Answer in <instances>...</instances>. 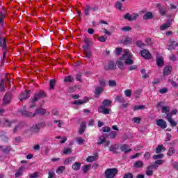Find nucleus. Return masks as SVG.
<instances>
[{"label":"nucleus","mask_w":178,"mask_h":178,"mask_svg":"<svg viewBox=\"0 0 178 178\" xmlns=\"http://www.w3.org/2000/svg\"><path fill=\"white\" fill-rule=\"evenodd\" d=\"M0 47L5 49L3 51V60L2 63H3V60H5V58H6V51H8V47L6 44V39L3 37L0 36Z\"/></svg>","instance_id":"39448f33"},{"label":"nucleus","mask_w":178,"mask_h":178,"mask_svg":"<svg viewBox=\"0 0 178 178\" xmlns=\"http://www.w3.org/2000/svg\"><path fill=\"white\" fill-rule=\"evenodd\" d=\"M162 151H166L165 147L163 145H159V146L156 148V154H161Z\"/></svg>","instance_id":"aec40b11"},{"label":"nucleus","mask_w":178,"mask_h":178,"mask_svg":"<svg viewBox=\"0 0 178 178\" xmlns=\"http://www.w3.org/2000/svg\"><path fill=\"white\" fill-rule=\"evenodd\" d=\"M136 44L139 48H144L145 47V43L141 40L136 41Z\"/></svg>","instance_id":"e433bc0d"},{"label":"nucleus","mask_w":178,"mask_h":178,"mask_svg":"<svg viewBox=\"0 0 178 178\" xmlns=\"http://www.w3.org/2000/svg\"><path fill=\"white\" fill-rule=\"evenodd\" d=\"M25 168L24 166H21L18 171L15 173V177H19V176H22L23 175V170H24Z\"/></svg>","instance_id":"5701e85b"},{"label":"nucleus","mask_w":178,"mask_h":178,"mask_svg":"<svg viewBox=\"0 0 178 178\" xmlns=\"http://www.w3.org/2000/svg\"><path fill=\"white\" fill-rule=\"evenodd\" d=\"M76 143H77V144H79V145H83V144H84V141H86L82 138H76Z\"/></svg>","instance_id":"a19ab883"},{"label":"nucleus","mask_w":178,"mask_h":178,"mask_svg":"<svg viewBox=\"0 0 178 178\" xmlns=\"http://www.w3.org/2000/svg\"><path fill=\"white\" fill-rule=\"evenodd\" d=\"M74 161H76V157H69L64 161V165H70Z\"/></svg>","instance_id":"a211bd4d"},{"label":"nucleus","mask_w":178,"mask_h":178,"mask_svg":"<svg viewBox=\"0 0 178 178\" xmlns=\"http://www.w3.org/2000/svg\"><path fill=\"white\" fill-rule=\"evenodd\" d=\"M99 83L102 87H105V86H106V81H105V79H100L99 81Z\"/></svg>","instance_id":"4d7b16f0"},{"label":"nucleus","mask_w":178,"mask_h":178,"mask_svg":"<svg viewBox=\"0 0 178 178\" xmlns=\"http://www.w3.org/2000/svg\"><path fill=\"white\" fill-rule=\"evenodd\" d=\"M90 10H91V6L90 5L86 6L83 9L85 16H88V15H90Z\"/></svg>","instance_id":"393cba45"},{"label":"nucleus","mask_w":178,"mask_h":178,"mask_svg":"<svg viewBox=\"0 0 178 178\" xmlns=\"http://www.w3.org/2000/svg\"><path fill=\"white\" fill-rule=\"evenodd\" d=\"M143 166H144V162L141 161H137L134 164V168H143Z\"/></svg>","instance_id":"b1692460"},{"label":"nucleus","mask_w":178,"mask_h":178,"mask_svg":"<svg viewBox=\"0 0 178 178\" xmlns=\"http://www.w3.org/2000/svg\"><path fill=\"white\" fill-rule=\"evenodd\" d=\"M87 127V124L86 122H82L80 126L79 134H83L86 131Z\"/></svg>","instance_id":"f3484780"},{"label":"nucleus","mask_w":178,"mask_h":178,"mask_svg":"<svg viewBox=\"0 0 178 178\" xmlns=\"http://www.w3.org/2000/svg\"><path fill=\"white\" fill-rule=\"evenodd\" d=\"M84 42L86 44V46L83 47H87V48H88V47H90V40L88 39V38H84Z\"/></svg>","instance_id":"13d9d810"},{"label":"nucleus","mask_w":178,"mask_h":178,"mask_svg":"<svg viewBox=\"0 0 178 178\" xmlns=\"http://www.w3.org/2000/svg\"><path fill=\"white\" fill-rule=\"evenodd\" d=\"M170 27V22H167L160 26V30H166Z\"/></svg>","instance_id":"cd10ccee"},{"label":"nucleus","mask_w":178,"mask_h":178,"mask_svg":"<svg viewBox=\"0 0 178 178\" xmlns=\"http://www.w3.org/2000/svg\"><path fill=\"white\" fill-rule=\"evenodd\" d=\"M0 91H5V80L3 79L0 81Z\"/></svg>","instance_id":"4c0bfd02"},{"label":"nucleus","mask_w":178,"mask_h":178,"mask_svg":"<svg viewBox=\"0 0 178 178\" xmlns=\"http://www.w3.org/2000/svg\"><path fill=\"white\" fill-rule=\"evenodd\" d=\"M13 122H9L8 120H6L5 122H4V126L6 127H11V126L13 124Z\"/></svg>","instance_id":"6e6d98bb"},{"label":"nucleus","mask_w":178,"mask_h":178,"mask_svg":"<svg viewBox=\"0 0 178 178\" xmlns=\"http://www.w3.org/2000/svg\"><path fill=\"white\" fill-rule=\"evenodd\" d=\"M156 65L158 66H163V58L159 57L156 59Z\"/></svg>","instance_id":"2f4dec72"},{"label":"nucleus","mask_w":178,"mask_h":178,"mask_svg":"<svg viewBox=\"0 0 178 178\" xmlns=\"http://www.w3.org/2000/svg\"><path fill=\"white\" fill-rule=\"evenodd\" d=\"M162 158H163V154L153 156V159H162Z\"/></svg>","instance_id":"5fc2aeb1"},{"label":"nucleus","mask_w":178,"mask_h":178,"mask_svg":"<svg viewBox=\"0 0 178 178\" xmlns=\"http://www.w3.org/2000/svg\"><path fill=\"white\" fill-rule=\"evenodd\" d=\"M29 98H30V90H25L24 92H22L19 96V99L20 101L29 99Z\"/></svg>","instance_id":"0eeeda50"},{"label":"nucleus","mask_w":178,"mask_h":178,"mask_svg":"<svg viewBox=\"0 0 178 178\" xmlns=\"http://www.w3.org/2000/svg\"><path fill=\"white\" fill-rule=\"evenodd\" d=\"M156 125L161 129H166L168 127V124H166V121L163 119L156 120Z\"/></svg>","instance_id":"1a4fd4ad"},{"label":"nucleus","mask_w":178,"mask_h":178,"mask_svg":"<svg viewBox=\"0 0 178 178\" xmlns=\"http://www.w3.org/2000/svg\"><path fill=\"white\" fill-rule=\"evenodd\" d=\"M5 13H6V10L3 8V10L0 12V24L3 22V19H5Z\"/></svg>","instance_id":"412c9836"},{"label":"nucleus","mask_w":178,"mask_h":178,"mask_svg":"<svg viewBox=\"0 0 178 178\" xmlns=\"http://www.w3.org/2000/svg\"><path fill=\"white\" fill-rule=\"evenodd\" d=\"M11 99H12V94L6 93L3 98V105H8V104H10Z\"/></svg>","instance_id":"9d476101"},{"label":"nucleus","mask_w":178,"mask_h":178,"mask_svg":"<svg viewBox=\"0 0 178 178\" xmlns=\"http://www.w3.org/2000/svg\"><path fill=\"white\" fill-rule=\"evenodd\" d=\"M170 111V108L169 106H163L161 108V112L162 113H169V112Z\"/></svg>","instance_id":"c756f323"},{"label":"nucleus","mask_w":178,"mask_h":178,"mask_svg":"<svg viewBox=\"0 0 178 178\" xmlns=\"http://www.w3.org/2000/svg\"><path fill=\"white\" fill-rule=\"evenodd\" d=\"M137 19H138V14L137 13L131 14V22L137 20Z\"/></svg>","instance_id":"ea45409f"},{"label":"nucleus","mask_w":178,"mask_h":178,"mask_svg":"<svg viewBox=\"0 0 178 178\" xmlns=\"http://www.w3.org/2000/svg\"><path fill=\"white\" fill-rule=\"evenodd\" d=\"M165 160H157L154 162V165L156 167V168L158 169V167L159 166V165H163V163H165Z\"/></svg>","instance_id":"72a5a7b5"},{"label":"nucleus","mask_w":178,"mask_h":178,"mask_svg":"<svg viewBox=\"0 0 178 178\" xmlns=\"http://www.w3.org/2000/svg\"><path fill=\"white\" fill-rule=\"evenodd\" d=\"M122 4L120 1L116 2V3H115L116 9H118V10H122Z\"/></svg>","instance_id":"49530a36"},{"label":"nucleus","mask_w":178,"mask_h":178,"mask_svg":"<svg viewBox=\"0 0 178 178\" xmlns=\"http://www.w3.org/2000/svg\"><path fill=\"white\" fill-rule=\"evenodd\" d=\"M103 106H109V105H111V104H112V101L109 100V99H104L103 101Z\"/></svg>","instance_id":"58836bf2"},{"label":"nucleus","mask_w":178,"mask_h":178,"mask_svg":"<svg viewBox=\"0 0 178 178\" xmlns=\"http://www.w3.org/2000/svg\"><path fill=\"white\" fill-rule=\"evenodd\" d=\"M39 177V173L38 172H35L33 174H31L29 175V178H38Z\"/></svg>","instance_id":"e2e57ef3"},{"label":"nucleus","mask_w":178,"mask_h":178,"mask_svg":"<svg viewBox=\"0 0 178 178\" xmlns=\"http://www.w3.org/2000/svg\"><path fill=\"white\" fill-rule=\"evenodd\" d=\"M140 54L144 59H151V53L147 49H143L140 51Z\"/></svg>","instance_id":"6e6552de"},{"label":"nucleus","mask_w":178,"mask_h":178,"mask_svg":"<svg viewBox=\"0 0 178 178\" xmlns=\"http://www.w3.org/2000/svg\"><path fill=\"white\" fill-rule=\"evenodd\" d=\"M145 173L147 176H152V175H154V171L149 168H147Z\"/></svg>","instance_id":"de8ad7c7"},{"label":"nucleus","mask_w":178,"mask_h":178,"mask_svg":"<svg viewBox=\"0 0 178 178\" xmlns=\"http://www.w3.org/2000/svg\"><path fill=\"white\" fill-rule=\"evenodd\" d=\"M159 92L160 94H166V92H168V89L166 88H163L160 89Z\"/></svg>","instance_id":"69168bd1"},{"label":"nucleus","mask_w":178,"mask_h":178,"mask_svg":"<svg viewBox=\"0 0 178 178\" xmlns=\"http://www.w3.org/2000/svg\"><path fill=\"white\" fill-rule=\"evenodd\" d=\"M124 94L125 97H130L133 95V91H131L130 89H127L124 90Z\"/></svg>","instance_id":"7c9ffc66"},{"label":"nucleus","mask_w":178,"mask_h":178,"mask_svg":"<svg viewBox=\"0 0 178 178\" xmlns=\"http://www.w3.org/2000/svg\"><path fill=\"white\" fill-rule=\"evenodd\" d=\"M115 99L117 102H118L119 104H122L119 106L120 109H124V108H127V106H129V102H127L126 103V99H124V97L122 96H117Z\"/></svg>","instance_id":"423d86ee"},{"label":"nucleus","mask_w":178,"mask_h":178,"mask_svg":"<svg viewBox=\"0 0 178 178\" xmlns=\"http://www.w3.org/2000/svg\"><path fill=\"white\" fill-rule=\"evenodd\" d=\"M64 81L65 83H73V81H74V78H73L72 76H65Z\"/></svg>","instance_id":"a878e982"},{"label":"nucleus","mask_w":178,"mask_h":178,"mask_svg":"<svg viewBox=\"0 0 178 178\" xmlns=\"http://www.w3.org/2000/svg\"><path fill=\"white\" fill-rule=\"evenodd\" d=\"M111 111L112 110L110 108H106L102 106L98 108V112L99 113H103V115H109V113H111Z\"/></svg>","instance_id":"9b49d317"},{"label":"nucleus","mask_w":178,"mask_h":178,"mask_svg":"<svg viewBox=\"0 0 178 178\" xmlns=\"http://www.w3.org/2000/svg\"><path fill=\"white\" fill-rule=\"evenodd\" d=\"M133 39L131 38H126L124 40V44H131Z\"/></svg>","instance_id":"603ef678"},{"label":"nucleus","mask_w":178,"mask_h":178,"mask_svg":"<svg viewBox=\"0 0 178 178\" xmlns=\"http://www.w3.org/2000/svg\"><path fill=\"white\" fill-rule=\"evenodd\" d=\"M122 51H123V49L120 48H116L115 49V54L116 55H120L122 54Z\"/></svg>","instance_id":"0e129e2a"},{"label":"nucleus","mask_w":178,"mask_h":178,"mask_svg":"<svg viewBox=\"0 0 178 178\" xmlns=\"http://www.w3.org/2000/svg\"><path fill=\"white\" fill-rule=\"evenodd\" d=\"M117 135L118 133H116V131H111L110 133V138H115Z\"/></svg>","instance_id":"bf43d9fd"},{"label":"nucleus","mask_w":178,"mask_h":178,"mask_svg":"<svg viewBox=\"0 0 178 178\" xmlns=\"http://www.w3.org/2000/svg\"><path fill=\"white\" fill-rule=\"evenodd\" d=\"M116 67V65L113 61H110L108 63V69L109 70H113Z\"/></svg>","instance_id":"f704fd0d"},{"label":"nucleus","mask_w":178,"mask_h":178,"mask_svg":"<svg viewBox=\"0 0 178 178\" xmlns=\"http://www.w3.org/2000/svg\"><path fill=\"white\" fill-rule=\"evenodd\" d=\"M109 87H116V81L115 80H109L108 81Z\"/></svg>","instance_id":"a18cd8bd"},{"label":"nucleus","mask_w":178,"mask_h":178,"mask_svg":"<svg viewBox=\"0 0 178 178\" xmlns=\"http://www.w3.org/2000/svg\"><path fill=\"white\" fill-rule=\"evenodd\" d=\"M168 122L172 127H176V126H177V122H176V121L172 118L170 119Z\"/></svg>","instance_id":"79ce46f5"},{"label":"nucleus","mask_w":178,"mask_h":178,"mask_svg":"<svg viewBox=\"0 0 178 178\" xmlns=\"http://www.w3.org/2000/svg\"><path fill=\"white\" fill-rule=\"evenodd\" d=\"M98 41H100V42H105V41H106V37L100 36L98 38Z\"/></svg>","instance_id":"680f3d73"},{"label":"nucleus","mask_w":178,"mask_h":178,"mask_svg":"<svg viewBox=\"0 0 178 178\" xmlns=\"http://www.w3.org/2000/svg\"><path fill=\"white\" fill-rule=\"evenodd\" d=\"M102 130H103L104 133H109V131H111V127H104L102 128Z\"/></svg>","instance_id":"052dcab7"},{"label":"nucleus","mask_w":178,"mask_h":178,"mask_svg":"<svg viewBox=\"0 0 178 178\" xmlns=\"http://www.w3.org/2000/svg\"><path fill=\"white\" fill-rule=\"evenodd\" d=\"M63 152L65 155H70V154H72V148L66 147L63 150Z\"/></svg>","instance_id":"c9c22d12"},{"label":"nucleus","mask_w":178,"mask_h":178,"mask_svg":"<svg viewBox=\"0 0 178 178\" xmlns=\"http://www.w3.org/2000/svg\"><path fill=\"white\" fill-rule=\"evenodd\" d=\"M65 169H66V167H65V166H60V167L58 168L56 172L58 173H63V170H65Z\"/></svg>","instance_id":"3c124183"},{"label":"nucleus","mask_w":178,"mask_h":178,"mask_svg":"<svg viewBox=\"0 0 178 178\" xmlns=\"http://www.w3.org/2000/svg\"><path fill=\"white\" fill-rule=\"evenodd\" d=\"M123 178H133V174L126 173V174L124 175Z\"/></svg>","instance_id":"774afa93"},{"label":"nucleus","mask_w":178,"mask_h":178,"mask_svg":"<svg viewBox=\"0 0 178 178\" xmlns=\"http://www.w3.org/2000/svg\"><path fill=\"white\" fill-rule=\"evenodd\" d=\"M81 168V163L80 162H76L74 164L72 165V169L73 170H80V168Z\"/></svg>","instance_id":"6ab92c4d"},{"label":"nucleus","mask_w":178,"mask_h":178,"mask_svg":"<svg viewBox=\"0 0 178 178\" xmlns=\"http://www.w3.org/2000/svg\"><path fill=\"white\" fill-rule=\"evenodd\" d=\"M120 149L123 152H125V154H127V152H130V151H131V149H129V146L126 144L122 145L120 147Z\"/></svg>","instance_id":"dca6fc26"},{"label":"nucleus","mask_w":178,"mask_h":178,"mask_svg":"<svg viewBox=\"0 0 178 178\" xmlns=\"http://www.w3.org/2000/svg\"><path fill=\"white\" fill-rule=\"evenodd\" d=\"M83 49L86 57L88 58V59H91V56H92V53L91 52V50H90L87 47H83Z\"/></svg>","instance_id":"f8f14e48"},{"label":"nucleus","mask_w":178,"mask_h":178,"mask_svg":"<svg viewBox=\"0 0 178 178\" xmlns=\"http://www.w3.org/2000/svg\"><path fill=\"white\" fill-rule=\"evenodd\" d=\"M50 90H54V88H55V80L54 79H51L50 81Z\"/></svg>","instance_id":"864d4df0"},{"label":"nucleus","mask_w":178,"mask_h":178,"mask_svg":"<svg viewBox=\"0 0 178 178\" xmlns=\"http://www.w3.org/2000/svg\"><path fill=\"white\" fill-rule=\"evenodd\" d=\"M122 31H131L133 29L129 26H124L121 29Z\"/></svg>","instance_id":"09e8293b"},{"label":"nucleus","mask_w":178,"mask_h":178,"mask_svg":"<svg viewBox=\"0 0 178 178\" xmlns=\"http://www.w3.org/2000/svg\"><path fill=\"white\" fill-rule=\"evenodd\" d=\"M88 102V97H84L83 99L75 100L74 102V105H83V104H86Z\"/></svg>","instance_id":"4468645a"},{"label":"nucleus","mask_w":178,"mask_h":178,"mask_svg":"<svg viewBox=\"0 0 178 178\" xmlns=\"http://www.w3.org/2000/svg\"><path fill=\"white\" fill-rule=\"evenodd\" d=\"M104 92V89L102 87H97L95 90V93L96 95H99L102 92Z\"/></svg>","instance_id":"c85d7f7f"},{"label":"nucleus","mask_w":178,"mask_h":178,"mask_svg":"<svg viewBox=\"0 0 178 178\" xmlns=\"http://www.w3.org/2000/svg\"><path fill=\"white\" fill-rule=\"evenodd\" d=\"M157 8H159V12L160 15H161L162 16H165V15H166V12H167L166 8L163 7L162 6H161V4H158Z\"/></svg>","instance_id":"2eb2a0df"},{"label":"nucleus","mask_w":178,"mask_h":178,"mask_svg":"<svg viewBox=\"0 0 178 178\" xmlns=\"http://www.w3.org/2000/svg\"><path fill=\"white\" fill-rule=\"evenodd\" d=\"M94 161H95V156H89L87 159H86V162H94Z\"/></svg>","instance_id":"c03bdc74"},{"label":"nucleus","mask_w":178,"mask_h":178,"mask_svg":"<svg viewBox=\"0 0 178 178\" xmlns=\"http://www.w3.org/2000/svg\"><path fill=\"white\" fill-rule=\"evenodd\" d=\"M104 142H105V136H102L99 138V142L97 143V145H101V144H102Z\"/></svg>","instance_id":"8fccbe9b"},{"label":"nucleus","mask_w":178,"mask_h":178,"mask_svg":"<svg viewBox=\"0 0 178 178\" xmlns=\"http://www.w3.org/2000/svg\"><path fill=\"white\" fill-rule=\"evenodd\" d=\"M41 98H45V92L43 91H40L35 94L33 97L30 99L31 105L29 106V108L33 109V108H35V103L34 102H37V101H38V99H41Z\"/></svg>","instance_id":"7ed1b4c3"},{"label":"nucleus","mask_w":178,"mask_h":178,"mask_svg":"<svg viewBox=\"0 0 178 178\" xmlns=\"http://www.w3.org/2000/svg\"><path fill=\"white\" fill-rule=\"evenodd\" d=\"M119 173L118 168H108L104 175L106 178H114Z\"/></svg>","instance_id":"20e7f679"},{"label":"nucleus","mask_w":178,"mask_h":178,"mask_svg":"<svg viewBox=\"0 0 178 178\" xmlns=\"http://www.w3.org/2000/svg\"><path fill=\"white\" fill-rule=\"evenodd\" d=\"M154 16L152 15V13L151 12H147L145 13L143 16L144 20H148V19H153Z\"/></svg>","instance_id":"4be33fe9"},{"label":"nucleus","mask_w":178,"mask_h":178,"mask_svg":"<svg viewBox=\"0 0 178 178\" xmlns=\"http://www.w3.org/2000/svg\"><path fill=\"white\" fill-rule=\"evenodd\" d=\"M90 169H91V165L90 164L83 166V169H82L83 173H84V174L87 173V172H88V170H90Z\"/></svg>","instance_id":"473e14b6"},{"label":"nucleus","mask_w":178,"mask_h":178,"mask_svg":"<svg viewBox=\"0 0 178 178\" xmlns=\"http://www.w3.org/2000/svg\"><path fill=\"white\" fill-rule=\"evenodd\" d=\"M173 154H176V149L174 147H170L167 152L168 156H172Z\"/></svg>","instance_id":"bb28decb"},{"label":"nucleus","mask_w":178,"mask_h":178,"mask_svg":"<svg viewBox=\"0 0 178 178\" xmlns=\"http://www.w3.org/2000/svg\"><path fill=\"white\" fill-rule=\"evenodd\" d=\"M172 68L171 66H165L163 69V74L164 76H169L172 73Z\"/></svg>","instance_id":"ddd939ff"},{"label":"nucleus","mask_w":178,"mask_h":178,"mask_svg":"<svg viewBox=\"0 0 178 178\" xmlns=\"http://www.w3.org/2000/svg\"><path fill=\"white\" fill-rule=\"evenodd\" d=\"M118 146L116 145H114L111 146L109 149L111 152H113V154H115V152H116V149H118Z\"/></svg>","instance_id":"37998d69"},{"label":"nucleus","mask_w":178,"mask_h":178,"mask_svg":"<svg viewBox=\"0 0 178 178\" xmlns=\"http://www.w3.org/2000/svg\"><path fill=\"white\" fill-rule=\"evenodd\" d=\"M134 61L133 60V54L127 49H124V54L116 62L117 66L119 69H123L125 65H133Z\"/></svg>","instance_id":"f257e3e1"},{"label":"nucleus","mask_w":178,"mask_h":178,"mask_svg":"<svg viewBox=\"0 0 178 178\" xmlns=\"http://www.w3.org/2000/svg\"><path fill=\"white\" fill-rule=\"evenodd\" d=\"M134 123H140L141 122V118H134L132 119Z\"/></svg>","instance_id":"338daca9"},{"label":"nucleus","mask_w":178,"mask_h":178,"mask_svg":"<svg viewBox=\"0 0 178 178\" xmlns=\"http://www.w3.org/2000/svg\"><path fill=\"white\" fill-rule=\"evenodd\" d=\"M21 113L23 116H26V118H33L35 115H45L47 113V111L40 108L39 109H36L34 113L27 111H21Z\"/></svg>","instance_id":"f03ea898"}]
</instances>
